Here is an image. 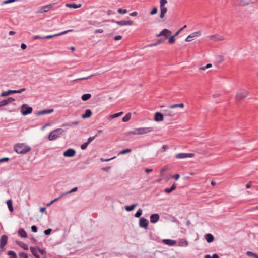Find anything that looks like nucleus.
I'll list each match as a JSON object with an SVG mask.
<instances>
[{
  "instance_id": "a878e982",
  "label": "nucleus",
  "mask_w": 258,
  "mask_h": 258,
  "mask_svg": "<svg viewBox=\"0 0 258 258\" xmlns=\"http://www.w3.org/2000/svg\"><path fill=\"white\" fill-rule=\"evenodd\" d=\"M12 93H15V90H9L8 91L3 92L0 96L1 97L7 96Z\"/></svg>"
},
{
  "instance_id": "4be33fe9",
  "label": "nucleus",
  "mask_w": 258,
  "mask_h": 258,
  "mask_svg": "<svg viewBox=\"0 0 258 258\" xmlns=\"http://www.w3.org/2000/svg\"><path fill=\"white\" fill-rule=\"evenodd\" d=\"M163 242L168 245L173 246L176 243V241L175 240H171V239H163Z\"/></svg>"
},
{
  "instance_id": "39448f33",
  "label": "nucleus",
  "mask_w": 258,
  "mask_h": 258,
  "mask_svg": "<svg viewBox=\"0 0 258 258\" xmlns=\"http://www.w3.org/2000/svg\"><path fill=\"white\" fill-rule=\"evenodd\" d=\"M249 92L246 90L239 89L236 93L235 96V99L236 100H240L247 96Z\"/></svg>"
},
{
  "instance_id": "ddd939ff",
  "label": "nucleus",
  "mask_w": 258,
  "mask_h": 258,
  "mask_svg": "<svg viewBox=\"0 0 258 258\" xmlns=\"http://www.w3.org/2000/svg\"><path fill=\"white\" fill-rule=\"evenodd\" d=\"M201 31H197L191 34H190L189 35H188L186 38L185 39V41L186 42H190L192 41V39L194 38L199 37L201 36Z\"/></svg>"
},
{
  "instance_id": "7c9ffc66",
  "label": "nucleus",
  "mask_w": 258,
  "mask_h": 258,
  "mask_svg": "<svg viewBox=\"0 0 258 258\" xmlns=\"http://www.w3.org/2000/svg\"><path fill=\"white\" fill-rule=\"evenodd\" d=\"M164 41H165V39L161 38V39H159L158 40H157V42H156L155 43L151 44L149 46L150 47L155 46L158 44L163 43Z\"/></svg>"
},
{
  "instance_id": "f03ea898",
  "label": "nucleus",
  "mask_w": 258,
  "mask_h": 258,
  "mask_svg": "<svg viewBox=\"0 0 258 258\" xmlns=\"http://www.w3.org/2000/svg\"><path fill=\"white\" fill-rule=\"evenodd\" d=\"M15 151L19 154H25L30 151L31 148L23 143H19L14 147Z\"/></svg>"
},
{
  "instance_id": "8fccbe9b",
  "label": "nucleus",
  "mask_w": 258,
  "mask_h": 258,
  "mask_svg": "<svg viewBox=\"0 0 258 258\" xmlns=\"http://www.w3.org/2000/svg\"><path fill=\"white\" fill-rule=\"evenodd\" d=\"M88 143H87V142H85L81 146V149L82 150H85L86 149V148L87 147L88 145Z\"/></svg>"
},
{
  "instance_id": "a19ab883",
  "label": "nucleus",
  "mask_w": 258,
  "mask_h": 258,
  "mask_svg": "<svg viewBox=\"0 0 258 258\" xmlns=\"http://www.w3.org/2000/svg\"><path fill=\"white\" fill-rule=\"evenodd\" d=\"M122 114H123V112H120L115 113L114 114L111 115L110 116V117L111 118H114L118 117L121 116Z\"/></svg>"
},
{
  "instance_id": "052dcab7",
  "label": "nucleus",
  "mask_w": 258,
  "mask_h": 258,
  "mask_svg": "<svg viewBox=\"0 0 258 258\" xmlns=\"http://www.w3.org/2000/svg\"><path fill=\"white\" fill-rule=\"evenodd\" d=\"M31 230L33 232H36L37 231V228L35 225H33L31 227Z\"/></svg>"
},
{
  "instance_id": "79ce46f5",
  "label": "nucleus",
  "mask_w": 258,
  "mask_h": 258,
  "mask_svg": "<svg viewBox=\"0 0 258 258\" xmlns=\"http://www.w3.org/2000/svg\"><path fill=\"white\" fill-rule=\"evenodd\" d=\"M131 151H132L131 149H126L125 150H122L121 152H120L118 155H121V154H124L126 153H130Z\"/></svg>"
},
{
  "instance_id": "6ab92c4d",
  "label": "nucleus",
  "mask_w": 258,
  "mask_h": 258,
  "mask_svg": "<svg viewBox=\"0 0 258 258\" xmlns=\"http://www.w3.org/2000/svg\"><path fill=\"white\" fill-rule=\"evenodd\" d=\"M159 215L158 214H153L150 216V222L152 223H156L159 219Z\"/></svg>"
},
{
  "instance_id": "9b49d317",
  "label": "nucleus",
  "mask_w": 258,
  "mask_h": 258,
  "mask_svg": "<svg viewBox=\"0 0 258 258\" xmlns=\"http://www.w3.org/2000/svg\"><path fill=\"white\" fill-rule=\"evenodd\" d=\"M53 6V4L47 5L46 6H44L43 7H42L40 8L39 10H38L36 13H43L45 12H48Z\"/></svg>"
},
{
  "instance_id": "4c0bfd02",
  "label": "nucleus",
  "mask_w": 258,
  "mask_h": 258,
  "mask_svg": "<svg viewBox=\"0 0 258 258\" xmlns=\"http://www.w3.org/2000/svg\"><path fill=\"white\" fill-rule=\"evenodd\" d=\"M22 248H23L25 250H28V245L24 243V242H19L17 243Z\"/></svg>"
},
{
  "instance_id": "2f4dec72",
  "label": "nucleus",
  "mask_w": 258,
  "mask_h": 258,
  "mask_svg": "<svg viewBox=\"0 0 258 258\" xmlns=\"http://www.w3.org/2000/svg\"><path fill=\"white\" fill-rule=\"evenodd\" d=\"M91 97V94L90 93H87L83 94L81 97V99L83 101H87L89 100Z\"/></svg>"
},
{
  "instance_id": "774afa93",
  "label": "nucleus",
  "mask_w": 258,
  "mask_h": 258,
  "mask_svg": "<svg viewBox=\"0 0 258 258\" xmlns=\"http://www.w3.org/2000/svg\"><path fill=\"white\" fill-rule=\"evenodd\" d=\"M180 176L179 174H175L174 175V176H173V177L176 180H177L179 178Z\"/></svg>"
},
{
  "instance_id": "5701e85b",
  "label": "nucleus",
  "mask_w": 258,
  "mask_h": 258,
  "mask_svg": "<svg viewBox=\"0 0 258 258\" xmlns=\"http://www.w3.org/2000/svg\"><path fill=\"white\" fill-rule=\"evenodd\" d=\"M66 7L68 8H72L74 9L79 8L81 7V4H76L75 3H67Z\"/></svg>"
},
{
  "instance_id": "4d7b16f0",
  "label": "nucleus",
  "mask_w": 258,
  "mask_h": 258,
  "mask_svg": "<svg viewBox=\"0 0 258 258\" xmlns=\"http://www.w3.org/2000/svg\"><path fill=\"white\" fill-rule=\"evenodd\" d=\"M51 231H52V229L49 228V229L45 230L44 231V233L46 235H49L51 233Z\"/></svg>"
},
{
  "instance_id": "393cba45",
  "label": "nucleus",
  "mask_w": 258,
  "mask_h": 258,
  "mask_svg": "<svg viewBox=\"0 0 258 258\" xmlns=\"http://www.w3.org/2000/svg\"><path fill=\"white\" fill-rule=\"evenodd\" d=\"M65 195H66V194L62 193L58 197L55 198L54 200H52L50 202L47 203V206H51L53 203L57 201L60 199H61L62 197L64 196Z\"/></svg>"
},
{
  "instance_id": "0eeeda50",
  "label": "nucleus",
  "mask_w": 258,
  "mask_h": 258,
  "mask_svg": "<svg viewBox=\"0 0 258 258\" xmlns=\"http://www.w3.org/2000/svg\"><path fill=\"white\" fill-rule=\"evenodd\" d=\"M33 109L31 107H29L27 104H23L21 107V112L23 116H26L31 113Z\"/></svg>"
},
{
  "instance_id": "20e7f679",
  "label": "nucleus",
  "mask_w": 258,
  "mask_h": 258,
  "mask_svg": "<svg viewBox=\"0 0 258 258\" xmlns=\"http://www.w3.org/2000/svg\"><path fill=\"white\" fill-rule=\"evenodd\" d=\"M167 3V0H160V17L161 18L164 17L165 14L167 12V8L165 7V5Z\"/></svg>"
},
{
  "instance_id": "37998d69",
  "label": "nucleus",
  "mask_w": 258,
  "mask_h": 258,
  "mask_svg": "<svg viewBox=\"0 0 258 258\" xmlns=\"http://www.w3.org/2000/svg\"><path fill=\"white\" fill-rule=\"evenodd\" d=\"M142 210L141 209H139L137 212L135 214V217H139L142 215Z\"/></svg>"
},
{
  "instance_id": "c03bdc74",
  "label": "nucleus",
  "mask_w": 258,
  "mask_h": 258,
  "mask_svg": "<svg viewBox=\"0 0 258 258\" xmlns=\"http://www.w3.org/2000/svg\"><path fill=\"white\" fill-rule=\"evenodd\" d=\"M19 256L21 258H28L27 254L24 252L19 253Z\"/></svg>"
},
{
  "instance_id": "6e6552de",
  "label": "nucleus",
  "mask_w": 258,
  "mask_h": 258,
  "mask_svg": "<svg viewBox=\"0 0 258 258\" xmlns=\"http://www.w3.org/2000/svg\"><path fill=\"white\" fill-rule=\"evenodd\" d=\"M171 31L167 29H164L160 33L156 34V37H159L160 36H164V38L163 39H165V40L171 35Z\"/></svg>"
},
{
  "instance_id": "de8ad7c7",
  "label": "nucleus",
  "mask_w": 258,
  "mask_h": 258,
  "mask_svg": "<svg viewBox=\"0 0 258 258\" xmlns=\"http://www.w3.org/2000/svg\"><path fill=\"white\" fill-rule=\"evenodd\" d=\"M117 12L118 13H119V14H125L127 13V11L126 9H119L118 10H117Z\"/></svg>"
},
{
  "instance_id": "58836bf2",
  "label": "nucleus",
  "mask_w": 258,
  "mask_h": 258,
  "mask_svg": "<svg viewBox=\"0 0 258 258\" xmlns=\"http://www.w3.org/2000/svg\"><path fill=\"white\" fill-rule=\"evenodd\" d=\"M212 67V64L211 63H208L206 64L205 66L201 67L199 68V70L200 71H204L206 69H209Z\"/></svg>"
},
{
  "instance_id": "7ed1b4c3",
  "label": "nucleus",
  "mask_w": 258,
  "mask_h": 258,
  "mask_svg": "<svg viewBox=\"0 0 258 258\" xmlns=\"http://www.w3.org/2000/svg\"><path fill=\"white\" fill-rule=\"evenodd\" d=\"M63 133V130L61 128L54 130L49 134L48 136V139L50 141L54 140L59 137Z\"/></svg>"
},
{
  "instance_id": "3c124183",
  "label": "nucleus",
  "mask_w": 258,
  "mask_h": 258,
  "mask_svg": "<svg viewBox=\"0 0 258 258\" xmlns=\"http://www.w3.org/2000/svg\"><path fill=\"white\" fill-rule=\"evenodd\" d=\"M158 9L156 7L154 8L150 12V15H153L157 13Z\"/></svg>"
},
{
  "instance_id": "e2e57ef3",
  "label": "nucleus",
  "mask_w": 258,
  "mask_h": 258,
  "mask_svg": "<svg viewBox=\"0 0 258 258\" xmlns=\"http://www.w3.org/2000/svg\"><path fill=\"white\" fill-rule=\"evenodd\" d=\"M122 38V36L120 35H117L114 37V40L115 41H117L120 40Z\"/></svg>"
},
{
  "instance_id": "338daca9",
  "label": "nucleus",
  "mask_w": 258,
  "mask_h": 258,
  "mask_svg": "<svg viewBox=\"0 0 258 258\" xmlns=\"http://www.w3.org/2000/svg\"><path fill=\"white\" fill-rule=\"evenodd\" d=\"M138 15V13L136 11L131 13L130 15L133 17L136 16Z\"/></svg>"
},
{
  "instance_id": "c9c22d12",
  "label": "nucleus",
  "mask_w": 258,
  "mask_h": 258,
  "mask_svg": "<svg viewBox=\"0 0 258 258\" xmlns=\"http://www.w3.org/2000/svg\"><path fill=\"white\" fill-rule=\"evenodd\" d=\"M8 254L10 256V258H17V254L14 251H9L8 252Z\"/></svg>"
},
{
  "instance_id": "13d9d810",
  "label": "nucleus",
  "mask_w": 258,
  "mask_h": 258,
  "mask_svg": "<svg viewBox=\"0 0 258 258\" xmlns=\"http://www.w3.org/2000/svg\"><path fill=\"white\" fill-rule=\"evenodd\" d=\"M6 105H7V103L5 99L0 101V107Z\"/></svg>"
},
{
  "instance_id": "f8f14e48",
  "label": "nucleus",
  "mask_w": 258,
  "mask_h": 258,
  "mask_svg": "<svg viewBox=\"0 0 258 258\" xmlns=\"http://www.w3.org/2000/svg\"><path fill=\"white\" fill-rule=\"evenodd\" d=\"M76 151L73 149H68L63 152V156L66 157H73L76 154Z\"/></svg>"
},
{
  "instance_id": "680f3d73",
  "label": "nucleus",
  "mask_w": 258,
  "mask_h": 258,
  "mask_svg": "<svg viewBox=\"0 0 258 258\" xmlns=\"http://www.w3.org/2000/svg\"><path fill=\"white\" fill-rule=\"evenodd\" d=\"M9 160V158L8 157H4L0 159V163L8 161Z\"/></svg>"
},
{
  "instance_id": "f3484780",
  "label": "nucleus",
  "mask_w": 258,
  "mask_h": 258,
  "mask_svg": "<svg viewBox=\"0 0 258 258\" xmlns=\"http://www.w3.org/2000/svg\"><path fill=\"white\" fill-rule=\"evenodd\" d=\"M164 113L162 114L160 112H156L154 115V120L157 122L161 121L164 119Z\"/></svg>"
},
{
  "instance_id": "1a4fd4ad",
  "label": "nucleus",
  "mask_w": 258,
  "mask_h": 258,
  "mask_svg": "<svg viewBox=\"0 0 258 258\" xmlns=\"http://www.w3.org/2000/svg\"><path fill=\"white\" fill-rule=\"evenodd\" d=\"M148 224L149 221L147 219L144 217H141L140 219L139 222L140 227L143 228L145 229H147Z\"/></svg>"
},
{
  "instance_id": "e433bc0d",
  "label": "nucleus",
  "mask_w": 258,
  "mask_h": 258,
  "mask_svg": "<svg viewBox=\"0 0 258 258\" xmlns=\"http://www.w3.org/2000/svg\"><path fill=\"white\" fill-rule=\"evenodd\" d=\"M184 106V105L183 103H180V104H173L170 106L171 108L174 109L177 107H180L181 108H183Z\"/></svg>"
},
{
  "instance_id": "ea45409f",
  "label": "nucleus",
  "mask_w": 258,
  "mask_h": 258,
  "mask_svg": "<svg viewBox=\"0 0 258 258\" xmlns=\"http://www.w3.org/2000/svg\"><path fill=\"white\" fill-rule=\"evenodd\" d=\"M246 254L247 255H248L249 256H252V257H253L254 258H258V255L255 253H253L251 251H247L246 252Z\"/></svg>"
},
{
  "instance_id": "603ef678",
  "label": "nucleus",
  "mask_w": 258,
  "mask_h": 258,
  "mask_svg": "<svg viewBox=\"0 0 258 258\" xmlns=\"http://www.w3.org/2000/svg\"><path fill=\"white\" fill-rule=\"evenodd\" d=\"M174 36H172L169 38V43L170 44H172L175 42Z\"/></svg>"
},
{
  "instance_id": "a211bd4d",
  "label": "nucleus",
  "mask_w": 258,
  "mask_h": 258,
  "mask_svg": "<svg viewBox=\"0 0 258 258\" xmlns=\"http://www.w3.org/2000/svg\"><path fill=\"white\" fill-rule=\"evenodd\" d=\"M8 237L6 235H2L0 239V248L3 249L5 245L7 244Z\"/></svg>"
},
{
  "instance_id": "bb28decb",
  "label": "nucleus",
  "mask_w": 258,
  "mask_h": 258,
  "mask_svg": "<svg viewBox=\"0 0 258 258\" xmlns=\"http://www.w3.org/2000/svg\"><path fill=\"white\" fill-rule=\"evenodd\" d=\"M18 234L19 236L23 238H27V234L26 231L23 229H20L18 231Z\"/></svg>"
},
{
  "instance_id": "aec40b11",
  "label": "nucleus",
  "mask_w": 258,
  "mask_h": 258,
  "mask_svg": "<svg viewBox=\"0 0 258 258\" xmlns=\"http://www.w3.org/2000/svg\"><path fill=\"white\" fill-rule=\"evenodd\" d=\"M116 23L120 26L132 25L133 22L132 21H116Z\"/></svg>"
},
{
  "instance_id": "4468645a",
  "label": "nucleus",
  "mask_w": 258,
  "mask_h": 258,
  "mask_svg": "<svg viewBox=\"0 0 258 258\" xmlns=\"http://www.w3.org/2000/svg\"><path fill=\"white\" fill-rule=\"evenodd\" d=\"M239 5L244 6L248 5L250 4H253L256 3L258 0H236Z\"/></svg>"
},
{
  "instance_id": "dca6fc26",
  "label": "nucleus",
  "mask_w": 258,
  "mask_h": 258,
  "mask_svg": "<svg viewBox=\"0 0 258 258\" xmlns=\"http://www.w3.org/2000/svg\"><path fill=\"white\" fill-rule=\"evenodd\" d=\"M209 38L211 40L214 41H220L224 40V38L223 37L220 36L217 34L210 35L209 36Z\"/></svg>"
},
{
  "instance_id": "0e129e2a",
  "label": "nucleus",
  "mask_w": 258,
  "mask_h": 258,
  "mask_svg": "<svg viewBox=\"0 0 258 258\" xmlns=\"http://www.w3.org/2000/svg\"><path fill=\"white\" fill-rule=\"evenodd\" d=\"M93 76V75L89 76H88L87 77L80 78V79H81V80H88L89 79H90Z\"/></svg>"
},
{
  "instance_id": "f257e3e1",
  "label": "nucleus",
  "mask_w": 258,
  "mask_h": 258,
  "mask_svg": "<svg viewBox=\"0 0 258 258\" xmlns=\"http://www.w3.org/2000/svg\"><path fill=\"white\" fill-rule=\"evenodd\" d=\"M153 128L152 127H139L134 128L133 131L129 132L131 135H140L146 134L153 131Z\"/></svg>"
},
{
  "instance_id": "9d476101",
  "label": "nucleus",
  "mask_w": 258,
  "mask_h": 258,
  "mask_svg": "<svg viewBox=\"0 0 258 258\" xmlns=\"http://www.w3.org/2000/svg\"><path fill=\"white\" fill-rule=\"evenodd\" d=\"M194 156L193 153H181L177 154L175 155V158L177 159H185L186 158H191Z\"/></svg>"
},
{
  "instance_id": "6e6d98bb",
  "label": "nucleus",
  "mask_w": 258,
  "mask_h": 258,
  "mask_svg": "<svg viewBox=\"0 0 258 258\" xmlns=\"http://www.w3.org/2000/svg\"><path fill=\"white\" fill-rule=\"evenodd\" d=\"M95 138V136L90 137L88 139L87 143H88V144H89L93 140H94Z\"/></svg>"
},
{
  "instance_id": "864d4df0",
  "label": "nucleus",
  "mask_w": 258,
  "mask_h": 258,
  "mask_svg": "<svg viewBox=\"0 0 258 258\" xmlns=\"http://www.w3.org/2000/svg\"><path fill=\"white\" fill-rule=\"evenodd\" d=\"M16 1V0H6V1H3L2 2V4L4 5V4H9V3L14 2Z\"/></svg>"
},
{
  "instance_id": "473e14b6",
  "label": "nucleus",
  "mask_w": 258,
  "mask_h": 258,
  "mask_svg": "<svg viewBox=\"0 0 258 258\" xmlns=\"http://www.w3.org/2000/svg\"><path fill=\"white\" fill-rule=\"evenodd\" d=\"M138 205V204H132L130 206H126L125 207V210L127 211H132Z\"/></svg>"
},
{
  "instance_id": "b1692460",
  "label": "nucleus",
  "mask_w": 258,
  "mask_h": 258,
  "mask_svg": "<svg viewBox=\"0 0 258 258\" xmlns=\"http://www.w3.org/2000/svg\"><path fill=\"white\" fill-rule=\"evenodd\" d=\"M205 238L208 243H211L214 240V236L211 234H206Z\"/></svg>"
},
{
  "instance_id": "c85d7f7f",
  "label": "nucleus",
  "mask_w": 258,
  "mask_h": 258,
  "mask_svg": "<svg viewBox=\"0 0 258 258\" xmlns=\"http://www.w3.org/2000/svg\"><path fill=\"white\" fill-rule=\"evenodd\" d=\"M91 111L90 109H87L85 111V113L82 115V117L83 118H88L91 116Z\"/></svg>"
},
{
  "instance_id": "cd10ccee",
  "label": "nucleus",
  "mask_w": 258,
  "mask_h": 258,
  "mask_svg": "<svg viewBox=\"0 0 258 258\" xmlns=\"http://www.w3.org/2000/svg\"><path fill=\"white\" fill-rule=\"evenodd\" d=\"M178 245L180 247H187L188 242L185 240L181 239L178 242Z\"/></svg>"
},
{
  "instance_id": "09e8293b",
  "label": "nucleus",
  "mask_w": 258,
  "mask_h": 258,
  "mask_svg": "<svg viewBox=\"0 0 258 258\" xmlns=\"http://www.w3.org/2000/svg\"><path fill=\"white\" fill-rule=\"evenodd\" d=\"M30 250L34 256L37 254V250L35 248L33 247H31Z\"/></svg>"
},
{
  "instance_id": "bf43d9fd",
  "label": "nucleus",
  "mask_w": 258,
  "mask_h": 258,
  "mask_svg": "<svg viewBox=\"0 0 258 258\" xmlns=\"http://www.w3.org/2000/svg\"><path fill=\"white\" fill-rule=\"evenodd\" d=\"M25 90H26L25 88H22V89H21L20 90H15V93H21L23 92H24V91H25Z\"/></svg>"
},
{
  "instance_id": "f704fd0d",
  "label": "nucleus",
  "mask_w": 258,
  "mask_h": 258,
  "mask_svg": "<svg viewBox=\"0 0 258 258\" xmlns=\"http://www.w3.org/2000/svg\"><path fill=\"white\" fill-rule=\"evenodd\" d=\"M8 207L10 212H13L14 209L12 205V201L11 200H9L7 202Z\"/></svg>"
},
{
  "instance_id": "5fc2aeb1",
  "label": "nucleus",
  "mask_w": 258,
  "mask_h": 258,
  "mask_svg": "<svg viewBox=\"0 0 258 258\" xmlns=\"http://www.w3.org/2000/svg\"><path fill=\"white\" fill-rule=\"evenodd\" d=\"M116 158V157H112L111 158H109V159H104L103 158H101V161H102V162H108V161H109L112 159H114Z\"/></svg>"
},
{
  "instance_id": "412c9836",
  "label": "nucleus",
  "mask_w": 258,
  "mask_h": 258,
  "mask_svg": "<svg viewBox=\"0 0 258 258\" xmlns=\"http://www.w3.org/2000/svg\"><path fill=\"white\" fill-rule=\"evenodd\" d=\"M53 112V109H45V110L37 112L36 113V114L37 115H41L46 114H50Z\"/></svg>"
},
{
  "instance_id": "c756f323",
  "label": "nucleus",
  "mask_w": 258,
  "mask_h": 258,
  "mask_svg": "<svg viewBox=\"0 0 258 258\" xmlns=\"http://www.w3.org/2000/svg\"><path fill=\"white\" fill-rule=\"evenodd\" d=\"M176 185L175 183H174L170 188H166L165 189V192L167 194H169L171 192H172V191L176 189Z\"/></svg>"
},
{
  "instance_id": "49530a36",
  "label": "nucleus",
  "mask_w": 258,
  "mask_h": 258,
  "mask_svg": "<svg viewBox=\"0 0 258 258\" xmlns=\"http://www.w3.org/2000/svg\"><path fill=\"white\" fill-rule=\"evenodd\" d=\"M15 100V99L12 97H9L6 99H5V101L6 102L7 105L9 104L10 103L14 101Z\"/></svg>"
},
{
  "instance_id": "423d86ee",
  "label": "nucleus",
  "mask_w": 258,
  "mask_h": 258,
  "mask_svg": "<svg viewBox=\"0 0 258 258\" xmlns=\"http://www.w3.org/2000/svg\"><path fill=\"white\" fill-rule=\"evenodd\" d=\"M173 108H170V106L166 109L163 110L165 116L174 117L180 114V112L173 110Z\"/></svg>"
},
{
  "instance_id": "2eb2a0df",
  "label": "nucleus",
  "mask_w": 258,
  "mask_h": 258,
  "mask_svg": "<svg viewBox=\"0 0 258 258\" xmlns=\"http://www.w3.org/2000/svg\"><path fill=\"white\" fill-rule=\"evenodd\" d=\"M73 31V30H72V29L68 30L63 31V32H62L61 33L55 34H54V35H47L46 36L43 37V38H42V39H50V38H53V37H56V36H60V35H63V34H65L69 32H71V31Z\"/></svg>"
},
{
  "instance_id": "a18cd8bd",
  "label": "nucleus",
  "mask_w": 258,
  "mask_h": 258,
  "mask_svg": "<svg viewBox=\"0 0 258 258\" xmlns=\"http://www.w3.org/2000/svg\"><path fill=\"white\" fill-rule=\"evenodd\" d=\"M77 190H78V188L77 187H75L73 188V189H72L71 190L67 191L66 192H64V194H66V195L70 194L71 193L77 191Z\"/></svg>"
},
{
  "instance_id": "72a5a7b5",
  "label": "nucleus",
  "mask_w": 258,
  "mask_h": 258,
  "mask_svg": "<svg viewBox=\"0 0 258 258\" xmlns=\"http://www.w3.org/2000/svg\"><path fill=\"white\" fill-rule=\"evenodd\" d=\"M131 118V114L130 113H127L123 118L122 121L126 122L130 120Z\"/></svg>"
},
{
  "instance_id": "69168bd1",
  "label": "nucleus",
  "mask_w": 258,
  "mask_h": 258,
  "mask_svg": "<svg viewBox=\"0 0 258 258\" xmlns=\"http://www.w3.org/2000/svg\"><path fill=\"white\" fill-rule=\"evenodd\" d=\"M104 32L103 30L101 29H98L95 31V33H102Z\"/></svg>"
}]
</instances>
